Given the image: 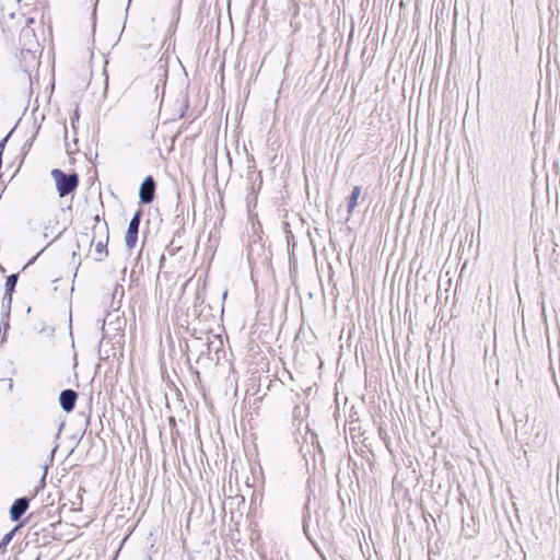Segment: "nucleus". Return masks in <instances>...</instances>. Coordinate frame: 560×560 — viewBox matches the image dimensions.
I'll return each instance as SVG.
<instances>
[{
	"label": "nucleus",
	"instance_id": "obj_17",
	"mask_svg": "<svg viewBox=\"0 0 560 560\" xmlns=\"http://www.w3.org/2000/svg\"><path fill=\"white\" fill-rule=\"evenodd\" d=\"M3 151H4V147L0 145V156L1 158H2Z\"/></svg>",
	"mask_w": 560,
	"mask_h": 560
},
{
	"label": "nucleus",
	"instance_id": "obj_14",
	"mask_svg": "<svg viewBox=\"0 0 560 560\" xmlns=\"http://www.w3.org/2000/svg\"><path fill=\"white\" fill-rule=\"evenodd\" d=\"M550 371L552 372V377H553L555 384H556L557 388L559 389L560 387H559V385L557 383L556 373H555V370H553L552 365L550 366Z\"/></svg>",
	"mask_w": 560,
	"mask_h": 560
},
{
	"label": "nucleus",
	"instance_id": "obj_9",
	"mask_svg": "<svg viewBox=\"0 0 560 560\" xmlns=\"http://www.w3.org/2000/svg\"><path fill=\"white\" fill-rule=\"evenodd\" d=\"M19 527L20 526L14 527L12 530H10L9 533H7L3 536L2 540L0 541V550L4 549L10 544V541L12 540L15 532L19 529Z\"/></svg>",
	"mask_w": 560,
	"mask_h": 560
},
{
	"label": "nucleus",
	"instance_id": "obj_3",
	"mask_svg": "<svg viewBox=\"0 0 560 560\" xmlns=\"http://www.w3.org/2000/svg\"><path fill=\"white\" fill-rule=\"evenodd\" d=\"M156 190V183L154 178L149 175L141 183L139 188V199L143 205H149L154 200Z\"/></svg>",
	"mask_w": 560,
	"mask_h": 560
},
{
	"label": "nucleus",
	"instance_id": "obj_6",
	"mask_svg": "<svg viewBox=\"0 0 560 560\" xmlns=\"http://www.w3.org/2000/svg\"><path fill=\"white\" fill-rule=\"evenodd\" d=\"M78 394L73 389H63L59 395V402L66 412H71L75 407Z\"/></svg>",
	"mask_w": 560,
	"mask_h": 560
},
{
	"label": "nucleus",
	"instance_id": "obj_10",
	"mask_svg": "<svg viewBox=\"0 0 560 560\" xmlns=\"http://www.w3.org/2000/svg\"><path fill=\"white\" fill-rule=\"evenodd\" d=\"M107 241H108V235L106 236V241L105 242H103V241H98L97 242V244L95 246L96 253H98L101 255L102 254H105V255L108 254V252H107Z\"/></svg>",
	"mask_w": 560,
	"mask_h": 560
},
{
	"label": "nucleus",
	"instance_id": "obj_18",
	"mask_svg": "<svg viewBox=\"0 0 560 560\" xmlns=\"http://www.w3.org/2000/svg\"><path fill=\"white\" fill-rule=\"evenodd\" d=\"M8 328H9V323H8V322H5V323H4V330H7Z\"/></svg>",
	"mask_w": 560,
	"mask_h": 560
},
{
	"label": "nucleus",
	"instance_id": "obj_7",
	"mask_svg": "<svg viewBox=\"0 0 560 560\" xmlns=\"http://www.w3.org/2000/svg\"><path fill=\"white\" fill-rule=\"evenodd\" d=\"M18 279H19V275L18 273H12V275L8 276L7 280H5V293H4V296H3V302L7 301L9 306H10V304L12 302V293H13V291L15 289Z\"/></svg>",
	"mask_w": 560,
	"mask_h": 560
},
{
	"label": "nucleus",
	"instance_id": "obj_2",
	"mask_svg": "<svg viewBox=\"0 0 560 560\" xmlns=\"http://www.w3.org/2000/svg\"><path fill=\"white\" fill-rule=\"evenodd\" d=\"M141 215V210H138L129 221L127 233L125 236V243L128 249H132L137 244Z\"/></svg>",
	"mask_w": 560,
	"mask_h": 560
},
{
	"label": "nucleus",
	"instance_id": "obj_8",
	"mask_svg": "<svg viewBox=\"0 0 560 560\" xmlns=\"http://www.w3.org/2000/svg\"><path fill=\"white\" fill-rule=\"evenodd\" d=\"M360 196H361V187L354 186L351 191V195L349 197V202H348V207H347V212L349 215H351L353 213L354 209L357 208Z\"/></svg>",
	"mask_w": 560,
	"mask_h": 560
},
{
	"label": "nucleus",
	"instance_id": "obj_13",
	"mask_svg": "<svg viewBox=\"0 0 560 560\" xmlns=\"http://www.w3.org/2000/svg\"><path fill=\"white\" fill-rule=\"evenodd\" d=\"M558 24H559V22H558V18H557V16H556V18H552V19L550 20V22H549L550 28H552L553 26H555V27H558Z\"/></svg>",
	"mask_w": 560,
	"mask_h": 560
},
{
	"label": "nucleus",
	"instance_id": "obj_15",
	"mask_svg": "<svg viewBox=\"0 0 560 560\" xmlns=\"http://www.w3.org/2000/svg\"><path fill=\"white\" fill-rule=\"evenodd\" d=\"M556 479L557 481L560 479V465H557V472H556Z\"/></svg>",
	"mask_w": 560,
	"mask_h": 560
},
{
	"label": "nucleus",
	"instance_id": "obj_5",
	"mask_svg": "<svg viewBox=\"0 0 560 560\" xmlns=\"http://www.w3.org/2000/svg\"><path fill=\"white\" fill-rule=\"evenodd\" d=\"M30 506V499L26 497L18 498L10 508V518L18 522Z\"/></svg>",
	"mask_w": 560,
	"mask_h": 560
},
{
	"label": "nucleus",
	"instance_id": "obj_16",
	"mask_svg": "<svg viewBox=\"0 0 560 560\" xmlns=\"http://www.w3.org/2000/svg\"><path fill=\"white\" fill-rule=\"evenodd\" d=\"M535 252H536V256L538 258L539 257V253H540V245L536 246Z\"/></svg>",
	"mask_w": 560,
	"mask_h": 560
},
{
	"label": "nucleus",
	"instance_id": "obj_1",
	"mask_svg": "<svg viewBox=\"0 0 560 560\" xmlns=\"http://www.w3.org/2000/svg\"><path fill=\"white\" fill-rule=\"evenodd\" d=\"M50 175L56 183L57 192L61 198L75 190L79 185V176L77 173L66 174L59 168H54Z\"/></svg>",
	"mask_w": 560,
	"mask_h": 560
},
{
	"label": "nucleus",
	"instance_id": "obj_11",
	"mask_svg": "<svg viewBox=\"0 0 560 560\" xmlns=\"http://www.w3.org/2000/svg\"><path fill=\"white\" fill-rule=\"evenodd\" d=\"M46 474H47V471L45 470V471H44L43 477H42V478H40V480H39V486L36 488L35 494L37 493V491L39 490V488H44V487H45V478H46Z\"/></svg>",
	"mask_w": 560,
	"mask_h": 560
},
{
	"label": "nucleus",
	"instance_id": "obj_12",
	"mask_svg": "<svg viewBox=\"0 0 560 560\" xmlns=\"http://www.w3.org/2000/svg\"><path fill=\"white\" fill-rule=\"evenodd\" d=\"M13 130L14 129H12L4 138L1 139L0 145L5 147V144H7L8 140H9V138H10V136L12 135Z\"/></svg>",
	"mask_w": 560,
	"mask_h": 560
},
{
	"label": "nucleus",
	"instance_id": "obj_4",
	"mask_svg": "<svg viewBox=\"0 0 560 560\" xmlns=\"http://www.w3.org/2000/svg\"><path fill=\"white\" fill-rule=\"evenodd\" d=\"M548 54V62L546 66L547 77L550 78L552 70H559V60H558V44H557V34L553 35V39H550L547 48Z\"/></svg>",
	"mask_w": 560,
	"mask_h": 560
}]
</instances>
